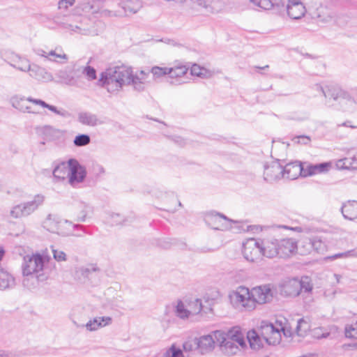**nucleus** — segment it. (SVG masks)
Instances as JSON below:
<instances>
[{
    "mask_svg": "<svg viewBox=\"0 0 357 357\" xmlns=\"http://www.w3.org/2000/svg\"><path fill=\"white\" fill-rule=\"evenodd\" d=\"M149 72L140 70L133 73L131 67L121 65L109 67L100 75L98 85L110 93H118L124 86H132L135 91L145 90Z\"/></svg>",
    "mask_w": 357,
    "mask_h": 357,
    "instance_id": "1",
    "label": "nucleus"
},
{
    "mask_svg": "<svg viewBox=\"0 0 357 357\" xmlns=\"http://www.w3.org/2000/svg\"><path fill=\"white\" fill-rule=\"evenodd\" d=\"M50 257L39 253L26 255L23 257L22 273L24 277L23 285L29 289H34L38 282L46 280L48 273L45 267Z\"/></svg>",
    "mask_w": 357,
    "mask_h": 357,
    "instance_id": "2",
    "label": "nucleus"
},
{
    "mask_svg": "<svg viewBox=\"0 0 357 357\" xmlns=\"http://www.w3.org/2000/svg\"><path fill=\"white\" fill-rule=\"evenodd\" d=\"M213 335L219 343L221 351L227 356H234L240 351L239 347H246L244 334L238 327H234L227 333L216 331Z\"/></svg>",
    "mask_w": 357,
    "mask_h": 357,
    "instance_id": "3",
    "label": "nucleus"
},
{
    "mask_svg": "<svg viewBox=\"0 0 357 357\" xmlns=\"http://www.w3.org/2000/svg\"><path fill=\"white\" fill-rule=\"evenodd\" d=\"M230 302L236 309L252 310L254 301L252 300L251 292L248 288L241 286L229 294Z\"/></svg>",
    "mask_w": 357,
    "mask_h": 357,
    "instance_id": "4",
    "label": "nucleus"
},
{
    "mask_svg": "<svg viewBox=\"0 0 357 357\" xmlns=\"http://www.w3.org/2000/svg\"><path fill=\"white\" fill-rule=\"evenodd\" d=\"M44 197L37 195L33 200L17 204L12 208L10 212V216L14 218H20L31 215L38 207L43 204Z\"/></svg>",
    "mask_w": 357,
    "mask_h": 357,
    "instance_id": "5",
    "label": "nucleus"
},
{
    "mask_svg": "<svg viewBox=\"0 0 357 357\" xmlns=\"http://www.w3.org/2000/svg\"><path fill=\"white\" fill-rule=\"evenodd\" d=\"M68 184L76 187L82 183L86 177V167L75 159H68Z\"/></svg>",
    "mask_w": 357,
    "mask_h": 357,
    "instance_id": "6",
    "label": "nucleus"
},
{
    "mask_svg": "<svg viewBox=\"0 0 357 357\" xmlns=\"http://www.w3.org/2000/svg\"><path fill=\"white\" fill-rule=\"evenodd\" d=\"M204 221L209 227L215 230H227L231 227V220L225 215L210 211L204 215Z\"/></svg>",
    "mask_w": 357,
    "mask_h": 357,
    "instance_id": "7",
    "label": "nucleus"
},
{
    "mask_svg": "<svg viewBox=\"0 0 357 357\" xmlns=\"http://www.w3.org/2000/svg\"><path fill=\"white\" fill-rule=\"evenodd\" d=\"M100 269L96 264H91L86 266L77 268L74 277L82 283L93 282L99 277Z\"/></svg>",
    "mask_w": 357,
    "mask_h": 357,
    "instance_id": "8",
    "label": "nucleus"
},
{
    "mask_svg": "<svg viewBox=\"0 0 357 357\" xmlns=\"http://www.w3.org/2000/svg\"><path fill=\"white\" fill-rule=\"evenodd\" d=\"M243 255L249 261H256L261 259L262 252L259 238L248 239L243 245Z\"/></svg>",
    "mask_w": 357,
    "mask_h": 357,
    "instance_id": "9",
    "label": "nucleus"
},
{
    "mask_svg": "<svg viewBox=\"0 0 357 357\" xmlns=\"http://www.w3.org/2000/svg\"><path fill=\"white\" fill-rule=\"evenodd\" d=\"M259 333L263 340L268 344H276L280 342L281 338L280 328H275L271 323L261 321Z\"/></svg>",
    "mask_w": 357,
    "mask_h": 357,
    "instance_id": "10",
    "label": "nucleus"
},
{
    "mask_svg": "<svg viewBox=\"0 0 357 357\" xmlns=\"http://www.w3.org/2000/svg\"><path fill=\"white\" fill-rule=\"evenodd\" d=\"M252 300L254 301V309L256 304H264L272 301L273 291L270 284L254 287L251 291Z\"/></svg>",
    "mask_w": 357,
    "mask_h": 357,
    "instance_id": "11",
    "label": "nucleus"
},
{
    "mask_svg": "<svg viewBox=\"0 0 357 357\" xmlns=\"http://www.w3.org/2000/svg\"><path fill=\"white\" fill-rule=\"evenodd\" d=\"M189 68L185 65H176L173 67L168 68V77H167V82L174 86H178L185 83L183 81L185 75L187 74Z\"/></svg>",
    "mask_w": 357,
    "mask_h": 357,
    "instance_id": "12",
    "label": "nucleus"
},
{
    "mask_svg": "<svg viewBox=\"0 0 357 357\" xmlns=\"http://www.w3.org/2000/svg\"><path fill=\"white\" fill-rule=\"evenodd\" d=\"M264 178L268 182H273L282 176V165L278 161H273L264 165Z\"/></svg>",
    "mask_w": 357,
    "mask_h": 357,
    "instance_id": "13",
    "label": "nucleus"
},
{
    "mask_svg": "<svg viewBox=\"0 0 357 357\" xmlns=\"http://www.w3.org/2000/svg\"><path fill=\"white\" fill-rule=\"evenodd\" d=\"M36 130V132L47 141H59L65 137L64 130L55 129L50 126H39Z\"/></svg>",
    "mask_w": 357,
    "mask_h": 357,
    "instance_id": "14",
    "label": "nucleus"
},
{
    "mask_svg": "<svg viewBox=\"0 0 357 357\" xmlns=\"http://www.w3.org/2000/svg\"><path fill=\"white\" fill-rule=\"evenodd\" d=\"M278 257H288L296 251L297 243L294 238L278 239Z\"/></svg>",
    "mask_w": 357,
    "mask_h": 357,
    "instance_id": "15",
    "label": "nucleus"
},
{
    "mask_svg": "<svg viewBox=\"0 0 357 357\" xmlns=\"http://www.w3.org/2000/svg\"><path fill=\"white\" fill-rule=\"evenodd\" d=\"M262 256L267 258L278 257V239L274 237L259 238Z\"/></svg>",
    "mask_w": 357,
    "mask_h": 357,
    "instance_id": "16",
    "label": "nucleus"
},
{
    "mask_svg": "<svg viewBox=\"0 0 357 357\" xmlns=\"http://www.w3.org/2000/svg\"><path fill=\"white\" fill-rule=\"evenodd\" d=\"M67 220L62 221L57 215H49L47 219L43 222V227L47 231L58 234H63V225Z\"/></svg>",
    "mask_w": 357,
    "mask_h": 357,
    "instance_id": "17",
    "label": "nucleus"
},
{
    "mask_svg": "<svg viewBox=\"0 0 357 357\" xmlns=\"http://www.w3.org/2000/svg\"><path fill=\"white\" fill-rule=\"evenodd\" d=\"M305 168L298 162H293L287 164L285 166H282V176L291 180H294L298 178V176L301 175L304 176Z\"/></svg>",
    "mask_w": 357,
    "mask_h": 357,
    "instance_id": "18",
    "label": "nucleus"
},
{
    "mask_svg": "<svg viewBox=\"0 0 357 357\" xmlns=\"http://www.w3.org/2000/svg\"><path fill=\"white\" fill-rule=\"evenodd\" d=\"M315 87L317 90L322 93L326 98L337 100L340 98H346L348 96L347 93L337 85H331L324 89L321 85L316 84Z\"/></svg>",
    "mask_w": 357,
    "mask_h": 357,
    "instance_id": "19",
    "label": "nucleus"
},
{
    "mask_svg": "<svg viewBox=\"0 0 357 357\" xmlns=\"http://www.w3.org/2000/svg\"><path fill=\"white\" fill-rule=\"evenodd\" d=\"M298 279H288L282 282L280 287V294L286 296L296 297L300 295Z\"/></svg>",
    "mask_w": 357,
    "mask_h": 357,
    "instance_id": "20",
    "label": "nucleus"
},
{
    "mask_svg": "<svg viewBox=\"0 0 357 357\" xmlns=\"http://www.w3.org/2000/svg\"><path fill=\"white\" fill-rule=\"evenodd\" d=\"M215 340V336L213 337L211 335H203L199 338L195 339V344H197V349L202 354H205L211 351L214 349Z\"/></svg>",
    "mask_w": 357,
    "mask_h": 357,
    "instance_id": "21",
    "label": "nucleus"
},
{
    "mask_svg": "<svg viewBox=\"0 0 357 357\" xmlns=\"http://www.w3.org/2000/svg\"><path fill=\"white\" fill-rule=\"evenodd\" d=\"M287 11L291 18L298 20L304 16L306 10L303 4L298 0H289Z\"/></svg>",
    "mask_w": 357,
    "mask_h": 357,
    "instance_id": "22",
    "label": "nucleus"
},
{
    "mask_svg": "<svg viewBox=\"0 0 357 357\" xmlns=\"http://www.w3.org/2000/svg\"><path fill=\"white\" fill-rule=\"evenodd\" d=\"M29 73V75L40 82H47L52 79V75L45 68L40 67L37 65H31L30 69H27Z\"/></svg>",
    "mask_w": 357,
    "mask_h": 357,
    "instance_id": "23",
    "label": "nucleus"
},
{
    "mask_svg": "<svg viewBox=\"0 0 357 357\" xmlns=\"http://www.w3.org/2000/svg\"><path fill=\"white\" fill-rule=\"evenodd\" d=\"M8 63L12 67L22 72H26L27 69H30L29 61L14 53H12L8 57Z\"/></svg>",
    "mask_w": 357,
    "mask_h": 357,
    "instance_id": "24",
    "label": "nucleus"
},
{
    "mask_svg": "<svg viewBox=\"0 0 357 357\" xmlns=\"http://www.w3.org/2000/svg\"><path fill=\"white\" fill-rule=\"evenodd\" d=\"M112 318L110 317H98L89 320L86 328L89 331H95L100 328L105 327L111 324Z\"/></svg>",
    "mask_w": 357,
    "mask_h": 357,
    "instance_id": "25",
    "label": "nucleus"
},
{
    "mask_svg": "<svg viewBox=\"0 0 357 357\" xmlns=\"http://www.w3.org/2000/svg\"><path fill=\"white\" fill-rule=\"evenodd\" d=\"M342 213L345 219L353 220L357 218V202L349 201L341 208Z\"/></svg>",
    "mask_w": 357,
    "mask_h": 357,
    "instance_id": "26",
    "label": "nucleus"
},
{
    "mask_svg": "<svg viewBox=\"0 0 357 357\" xmlns=\"http://www.w3.org/2000/svg\"><path fill=\"white\" fill-rule=\"evenodd\" d=\"M25 100H26V98L25 99L24 96L17 95L10 98L11 105L14 108L24 113L37 114L38 112L33 111L30 106L25 104Z\"/></svg>",
    "mask_w": 357,
    "mask_h": 357,
    "instance_id": "27",
    "label": "nucleus"
},
{
    "mask_svg": "<svg viewBox=\"0 0 357 357\" xmlns=\"http://www.w3.org/2000/svg\"><path fill=\"white\" fill-rule=\"evenodd\" d=\"M78 121L80 123L88 126H96L101 124L97 115L89 112H80L78 114Z\"/></svg>",
    "mask_w": 357,
    "mask_h": 357,
    "instance_id": "28",
    "label": "nucleus"
},
{
    "mask_svg": "<svg viewBox=\"0 0 357 357\" xmlns=\"http://www.w3.org/2000/svg\"><path fill=\"white\" fill-rule=\"evenodd\" d=\"M298 283L300 284V287H298L300 295L305 299L307 298V296L311 294L313 289L311 279L307 276H304L301 280H298Z\"/></svg>",
    "mask_w": 357,
    "mask_h": 357,
    "instance_id": "29",
    "label": "nucleus"
},
{
    "mask_svg": "<svg viewBox=\"0 0 357 357\" xmlns=\"http://www.w3.org/2000/svg\"><path fill=\"white\" fill-rule=\"evenodd\" d=\"M14 286V278L7 271L0 267V289L4 290Z\"/></svg>",
    "mask_w": 357,
    "mask_h": 357,
    "instance_id": "30",
    "label": "nucleus"
},
{
    "mask_svg": "<svg viewBox=\"0 0 357 357\" xmlns=\"http://www.w3.org/2000/svg\"><path fill=\"white\" fill-rule=\"evenodd\" d=\"M330 163L322 162L316 165H310L307 166L305 172H304V176H312L319 173L326 172L330 167Z\"/></svg>",
    "mask_w": 357,
    "mask_h": 357,
    "instance_id": "31",
    "label": "nucleus"
},
{
    "mask_svg": "<svg viewBox=\"0 0 357 357\" xmlns=\"http://www.w3.org/2000/svg\"><path fill=\"white\" fill-rule=\"evenodd\" d=\"M247 339L250 343V346L253 349H259L263 347V341H264L260 335L255 331H250L248 332Z\"/></svg>",
    "mask_w": 357,
    "mask_h": 357,
    "instance_id": "32",
    "label": "nucleus"
},
{
    "mask_svg": "<svg viewBox=\"0 0 357 357\" xmlns=\"http://www.w3.org/2000/svg\"><path fill=\"white\" fill-rule=\"evenodd\" d=\"M53 178L54 182H63L67 177V165L66 162L57 165L53 170Z\"/></svg>",
    "mask_w": 357,
    "mask_h": 357,
    "instance_id": "33",
    "label": "nucleus"
},
{
    "mask_svg": "<svg viewBox=\"0 0 357 357\" xmlns=\"http://www.w3.org/2000/svg\"><path fill=\"white\" fill-rule=\"evenodd\" d=\"M337 167L340 169H357V153L352 157H347L339 160Z\"/></svg>",
    "mask_w": 357,
    "mask_h": 357,
    "instance_id": "34",
    "label": "nucleus"
},
{
    "mask_svg": "<svg viewBox=\"0 0 357 357\" xmlns=\"http://www.w3.org/2000/svg\"><path fill=\"white\" fill-rule=\"evenodd\" d=\"M26 101H28L29 102H32L37 105H40L43 107L47 108L48 109H50V111L54 112L55 114H56L58 115H60L62 116H66V111L64 109H58L57 107H56L55 106L49 105L40 99H36V98H33L31 97H28L26 98Z\"/></svg>",
    "mask_w": 357,
    "mask_h": 357,
    "instance_id": "35",
    "label": "nucleus"
},
{
    "mask_svg": "<svg viewBox=\"0 0 357 357\" xmlns=\"http://www.w3.org/2000/svg\"><path fill=\"white\" fill-rule=\"evenodd\" d=\"M260 8L264 10L271 9H280L281 7H284V0H261L259 2Z\"/></svg>",
    "mask_w": 357,
    "mask_h": 357,
    "instance_id": "36",
    "label": "nucleus"
},
{
    "mask_svg": "<svg viewBox=\"0 0 357 357\" xmlns=\"http://www.w3.org/2000/svg\"><path fill=\"white\" fill-rule=\"evenodd\" d=\"M187 305L190 315L198 314L203 309L202 301L199 298L190 300Z\"/></svg>",
    "mask_w": 357,
    "mask_h": 357,
    "instance_id": "37",
    "label": "nucleus"
},
{
    "mask_svg": "<svg viewBox=\"0 0 357 357\" xmlns=\"http://www.w3.org/2000/svg\"><path fill=\"white\" fill-rule=\"evenodd\" d=\"M86 206L83 202L77 203V207L72 206L71 211L74 213L77 221L84 222L85 220L86 216Z\"/></svg>",
    "mask_w": 357,
    "mask_h": 357,
    "instance_id": "38",
    "label": "nucleus"
},
{
    "mask_svg": "<svg viewBox=\"0 0 357 357\" xmlns=\"http://www.w3.org/2000/svg\"><path fill=\"white\" fill-rule=\"evenodd\" d=\"M175 314L180 319H184L188 318L190 315L188 312V305H185L181 300L177 301L175 306Z\"/></svg>",
    "mask_w": 357,
    "mask_h": 357,
    "instance_id": "39",
    "label": "nucleus"
},
{
    "mask_svg": "<svg viewBox=\"0 0 357 357\" xmlns=\"http://www.w3.org/2000/svg\"><path fill=\"white\" fill-rule=\"evenodd\" d=\"M141 2L138 0H129L123 6L126 13H136L141 8Z\"/></svg>",
    "mask_w": 357,
    "mask_h": 357,
    "instance_id": "40",
    "label": "nucleus"
},
{
    "mask_svg": "<svg viewBox=\"0 0 357 357\" xmlns=\"http://www.w3.org/2000/svg\"><path fill=\"white\" fill-rule=\"evenodd\" d=\"M309 244L317 252H323L326 250L325 243L317 236L310 238Z\"/></svg>",
    "mask_w": 357,
    "mask_h": 357,
    "instance_id": "41",
    "label": "nucleus"
},
{
    "mask_svg": "<svg viewBox=\"0 0 357 357\" xmlns=\"http://www.w3.org/2000/svg\"><path fill=\"white\" fill-rule=\"evenodd\" d=\"M38 54L42 56L48 58L50 60L55 61H57L58 59H66V55L65 54L56 53L55 50H51L48 53H47L44 50H38Z\"/></svg>",
    "mask_w": 357,
    "mask_h": 357,
    "instance_id": "42",
    "label": "nucleus"
},
{
    "mask_svg": "<svg viewBox=\"0 0 357 357\" xmlns=\"http://www.w3.org/2000/svg\"><path fill=\"white\" fill-rule=\"evenodd\" d=\"M150 73H152L155 79H160L162 77H168V68L167 67H159L153 66L151 68Z\"/></svg>",
    "mask_w": 357,
    "mask_h": 357,
    "instance_id": "43",
    "label": "nucleus"
},
{
    "mask_svg": "<svg viewBox=\"0 0 357 357\" xmlns=\"http://www.w3.org/2000/svg\"><path fill=\"white\" fill-rule=\"evenodd\" d=\"M90 142L91 137L87 134H79L77 135L73 140L75 146L77 147L86 146L89 144Z\"/></svg>",
    "mask_w": 357,
    "mask_h": 357,
    "instance_id": "44",
    "label": "nucleus"
},
{
    "mask_svg": "<svg viewBox=\"0 0 357 357\" xmlns=\"http://www.w3.org/2000/svg\"><path fill=\"white\" fill-rule=\"evenodd\" d=\"M296 329L297 334L300 336H303L307 331H309L310 324L305 319L301 318L298 319Z\"/></svg>",
    "mask_w": 357,
    "mask_h": 357,
    "instance_id": "45",
    "label": "nucleus"
},
{
    "mask_svg": "<svg viewBox=\"0 0 357 357\" xmlns=\"http://www.w3.org/2000/svg\"><path fill=\"white\" fill-rule=\"evenodd\" d=\"M345 336L347 338L357 339V322L345 326Z\"/></svg>",
    "mask_w": 357,
    "mask_h": 357,
    "instance_id": "46",
    "label": "nucleus"
},
{
    "mask_svg": "<svg viewBox=\"0 0 357 357\" xmlns=\"http://www.w3.org/2000/svg\"><path fill=\"white\" fill-rule=\"evenodd\" d=\"M83 74L88 78L89 80H94L96 79V70L93 67L90 66H86L83 69Z\"/></svg>",
    "mask_w": 357,
    "mask_h": 357,
    "instance_id": "47",
    "label": "nucleus"
},
{
    "mask_svg": "<svg viewBox=\"0 0 357 357\" xmlns=\"http://www.w3.org/2000/svg\"><path fill=\"white\" fill-rule=\"evenodd\" d=\"M310 137L307 135L295 136L292 139V142L296 144H308L310 142Z\"/></svg>",
    "mask_w": 357,
    "mask_h": 357,
    "instance_id": "48",
    "label": "nucleus"
},
{
    "mask_svg": "<svg viewBox=\"0 0 357 357\" xmlns=\"http://www.w3.org/2000/svg\"><path fill=\"white\" fill-rule=\"evenodd\" d=\"M167 351L171 357H183L181 349L176 348L174 345Z\"/></svg>",
    "mask_w": 357,
    "mask_h": 357,
    "instance_id": "49",
    "label": "nucleus"
},
{
    "mask_svg": "<svg viewBox=\"0 0 357 357\" xmlns=\"http://www.w3.org/2000/svg\"><path fill=\"white\" fill-rule=\"evenodd\" d=\"M204 70V69L201 68L199 65L193 64L191 67L190 72L192 75H195L197 77H202L203 75L202 71Z\"/></svg>",
    "mask_w": 357,
    "mask_h": 357,
    "instance_id": "50",
    "label": "nucleus"
},
{
    "mask_svg": "<svg viewBox=\"0 0 357 357\" xmlns=\"http://www.w3.org/2000/svg\"><path fill=\"white\" fill-rule=\"evenodd\" d=\"M52 252H53L54 258L56 261H61L66 260V255L63 251H59L57 250L52 248Z\"/></svg>",
    "mask_w": 357,
    "mask_h": 357,
    "instance_id": "51",
    "label": "nucleus"
},
{
    "mask_svg": "<svg viewBox=\"0 0 357 357\" xmlns=\"http://www.w3.org/2000/svg\"><path fill=\"white\" fill-rule=\"evenodd\" d=\"M69 31L78 32V33L84 34V35L87 34V32H88V30H86L85 29H82V27L77 26V25L73 26L72 24H68V31Z\"/></svg>",
    "mask_w": 357,
    "mask_h": 357,
    "instance_id": "52",
    "label": "nucleus"
},
{
    "mask_svg": "<svg viewBox=\"0 0 357 357\" xmlns=\"http://www.w3.org/2000/svg\"><path fill=\"white\" fill-rule=\"evenodd\" d=\"M61 13H58L54 17V22L59 25H65L67 22V19L65 15H61Z\"/></svg>",
    "mask_w": 357,
    "mask_h": 357,
    "instance_id": "53",
    "label": "nucleus"
},
{
    "mask_svg": "<svg viewBox=\"0 0 357 357\" xmlns=\"http://www.w3.org/2000/svg\"><path fill=\"white\" fill-rule=\"evenodd\" d=\"M183 348L185 351H190L194 348H197V344H195V340L193 341H187L183 343Z\"/></svg>",
    "mask_w": 357,
    "mask_h": 357,
    "instance_id": "54",
    "label": "nucleus"
},
{
    "mask_svg": "<svg viewBox=\"0 0 357 357\" xmlns=\"http://www.w3.org/2000/svg\"><path fill=\"white\" fill-rule=\"evenodd\" d=\"M20 354L10 351L0 349V357H20Z\"/></svg>",
    "mask_w": 357,
    "mask_h": 357,
    "instance_id": "55",
    "label": "nucleus"
},
{
    "mask_svg": "<svg viewBox=\"0 0 357 357\" xmlns=\"http://www.w3.org/2000/svg\"><path fill=\"white\" fill-rule=\"evenodd\" d=\"M73 227L75 230H77V232H73L71 234L72 236H81L84 234V231L83 229V227L80 225H73Z\"/></svg>",
    "mask_w": 357,
    "mask_h": 357,
    "instance_id": "56",
    "label": "nucleus"
},
{
    "mask_svg": "<svg viewBox=\"0 0 357 357\" xmlns=\"http://www.w3.org/2000/svg\"><path fill=\"white\" fill-rule=\"evenodd\" d=\"M111 218L113 225H118L122 223V218L119 213L112 214Z\"/></svg>",
    "mask_w": 357,
    "mask_h": 357,
    "instance_id": "57",
    "label": "nucleus"
},
{
    "mask_svg": "<svg viewBox=\"0 0 357 357\" xmlns=\"http://www.w3.org/2000/svg\"><path fill=\"white\" fill-rule=\"evenodd\" d=\"M59 8L66 10L67 9V0H60L59 2Z\"/></svg>",
    "mask_w": 357,
    "mask_h": 357,
    "instance_id": "58",
    "label": "nucleus"
},
{
    "mask_svg": "<svg viewBox=\"0 0 357 357\" xmlns=\"http://www.w3.org/2000/svg\"><path fill=\"white\" fill-rule=\"evenodd\" d=\"M213 251H215V249L209 248H206V247H202V248H199V252H202V253H206V252H213Z\"/></svg>",
    "mask_w": 357,
    "mask_h": 357,
    "instance_id": "59",
    "label": "nucleus"
},
{
    "mask_svg": "<svg viewBox=\"0 0 357 357\" xmlns=\"http://www.w3.org/2000/svg\"><path fill=\"white\" fill-rule=\"evenodd\" d=\"M269 68V66L268 65H266L263 67H260V66H254V68L258 70V73H261V74H263L260 70H265V69H268Z\"/></svg>",
    "mask_w": 357,
    "mask_h": 357,
    "instance_id": "60",
    "label": "nucleus"
},
{
    "mask_svg": "<svg viewBox=\"0 0 357 357\" xmlns=\"http://www.w3.org/2000/svg\"><path fill=\"white\" fill-rule=\"evenodd\" d=\"M5 255V250L3 247L0 246V261L3 259Z\"/></svg>",
    "mask_w": 357,
    "mask_h": 357,
    "instance_id": "61",
    "label": "nucleus"
},
{
    "mask_svg": "<svg viewBox=\"0 0 357 357\" xmlns=\"http://www.w3.org/2000/svg\"><path fill=\"white\" fill-rule=\"evenodd\" d=\"M250 1L252 2L254 5L260 8L261 3L259 4V2H261V0H250Z\"/></svg>",
    "mask_w": 357,
    "mask_h": 357,
    "instance_id": "62",
    "label": "nucleus"
},
{
    "mask_svg": "<svg viewBox=\"0 0 357 357\" xmlns=\"http://www.w3.org/2000/svg\"><path fill=\"white\" fill-rule=\"evenodd\" d=\"M342 126H347V127L355 128L354 126L350 125L349 121H346V122L343 123Z\"/></svg>",
    "mask_w": 357,
    "mask_h": 357,
    "instance_id": "63",
    "label": "nucleus"
},
{
    "mask_svg": "<svg viewBox=\"0 0 357 357\" xmlns=\"http://www.w3.org/2000/svg\"><path fill=\"white\" fill-rule=\"evenodd\" d=\"M162 357H171V356H170L169 354L167 351H166V352L162 355Z\"/></svg>",
    "mask_w": 357,
    "mask_h": 357,
    "instance_id": "64",
    "label": "nucleus"
}]
</instances>
